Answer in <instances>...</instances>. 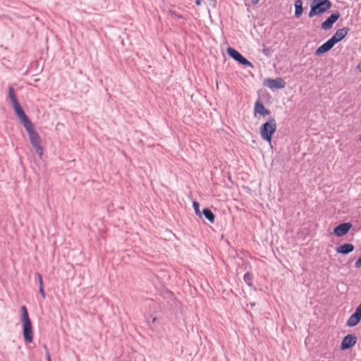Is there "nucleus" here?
I'll return each instance as SVG.
<instances>
[{
  "instance_id": "nucleus-1",
  "label": "nucleus",
  "mask_w": 361,
  "mask_h": 361,
  "mask_svg": "<svg viewBox=\"0 0 361 361\" xmlns=\"http://www.w3.org/2000/svg\"><path fill=\"white\" fill-rule=\"evenodd\" d=\"M22 312L21 321L23 322V334L26 343H30L33 341V331L31 321L29 318L27 308L25 305L21 306Z\"/></svg>"
},
{
  "instance_id": "nucleus-2",
  "label": "nucleus",
  "mask_w": 361,
  "mask_h": 361,
  "mask_svg": "<svg viewBox=\"0 0 361 361\" xmlns=\"http://www.w3.org/2000/svg\"><path fill=\"white\" fill-rule=\"evenodd\" d=\"M25 128L28 134L30 143L35 148L36 153L41 158L43 155V148L41 146L42 140L39 133L35 130L33 123L25 126Z\"/></svg>"
},
{
  "instance_id": "nucleus-3",
  "label": "nucleus",
  "mask_w": 361,
  "mask_h": 361,
  "mask_svg": "<svg viewBox=\"0 0 361 361\" xmlns=\"http://www.w3.org/2000/svg\"><path fill=\"white\" fill-rule=\"evenodd\" d=\"M276 130V122L274 117H269V119L260 127L259 133L262 140H266L269 144L271 142L272 135Z\"/></svg>"
},
{
  "instance_id": "nucleus-4",
  "label": "nucleus",
  "mask_w": 361,
  "mask_h": 361,
  "mask_svg": "<svg viewBox=\"0 0 361 361\" xmlns=\"http://www.w3.org/2000/svg\"><path fill=\"white\" fill-rule=\"evenodd\" d=\"M331 7V3L329 0H312L308 16L312 18L314 16L324 13L329 10Z\"/></svg>"
},
{
  "instance_id": "nucleus-5",
  "label": "nucleus",
  "mask_w": 361,
  "mask_h": 361,
  "mask_svg": "<svg viewBox=\"0 0 361 361\" xmlns=\"http://www.w3.org/2000/svg\"><path fill=\"white\" fill-rule=\"evenodd\" d=\"M227 53L231 58H233L235 61H238L239 63L247 67H253L252 63L249 61L247 59H246L240 53H239L235 49L232 47H228L227 49Z\"/></svg>"
},
{
  "instance_id": "nucleus-6",
  "label": "nucleus",
  "mask_w": 361,
  "mask_h": 361,
  "mask_svg": "<svg viewBox=\"0 0 361 361\" xmlns=\"http://www.w3.org/2000/svg\"><path fill=\"white\" fill-rule=\"evenodd\" d=\"M13 106L15 113L20 118V120L22 122L24 127L32 123V121L30 120L28 116L25 114V113L24 112L23 108L21 107L19 102H15V104H13Z\"/></svg>"
},
{
  "instance_id": "nucleus-7",
  "label": "nucleus",
  "mask_w": 361,
  "mask_h": 361,
  "mask_svg": "<svg viewBox=\"0 0 361 361\" xmlns=\"http://www.w3.org/2000/svg\"><path fill=\"white\" fill-rule=\"evenodd\" d=\"M264 85L271 90H279L285 87L286 82L281 78H277L276 79H267L264 81Z\"/></svg>"
},
{
  "instance_id": "nucleus-8",
  "label": "nucleus",
  "mask_w": 361,
  "mask_h": 361,
  "mask_svg": "<svg viewBox=\"0 0 361 361\" xmlns=\"http://www.w3.org/2000/svg\"><path fill=\"white\" fill-rule=\"evenodd\" d=\"M361 320V303L357 306L355 312L349 317L347 321V326L353 327L356 326Z\"/></svg>"
},
{
  "instance_id": "nucleus-9",
  "label": "nucleus",
  "mask_w": 361,
  "mask_h": 361,
  "mask_svg": "<svg viewBox=\"0 0 361 361\" xmlns=\"http://www.w3.org/2000/svg\"><path fill=\"white\" fill-rule=\"evenodd\" d=\"M357 337L354 334H348L342 340L341 350H347L352 348L357 342Z\"/></svg>"
},
{
  "instance_id": "nucleus-10",
  "label": "nucleus",
  "mask_w": 361,
  "mask_h": 361,
  "mask_svg": "<svg viewBox=\"0 0 361 361\" xmlns=\"http://www.w3.org/2000/svg\"><path fill=\"white\" fill-rule=\"evenodd\" d=\"M340 16L341 15L338 11L332 13L322 23V28L325 30L331 28L334 23L339 18Z\"/></svg>"
},
{
  "instance_id": "nucleus-11",
  "label": "nucleus",
  "mask_w": 361,
  "mask_h": 361,
  "mask_svg": "<svg viewBox=\"0 0 361 361\" xmlns=\"http://www.w3.org/2000/svg\"><path fill=\"white\" fill-rule=\"evenodd\" d=\"M352 226L350 223L341 224L334 229V233L338 237H342L348 233Z\"/></svg>"
},
{
  "instance_id": "nucleus-12",
  "label": "nucleus",
  "mask_w": 361,
  "mask_h": 361,
  "mask_svg": "<svg viewBox=\"0 0 361 361\" xmlns=\"http://www.w3.org/2000/svg\"><path fill=\"white\" fill-rule=\"evenodd\" d=\"M254 114L264 117L270 114V111L264 106L260 99H257L255 103Z\"/></svg>"
},
{
  "instance_id": "nucleus-13",
  "label": "nucleus",
  "mask_w": 361,
  "mask_h": 361,
  "mask_svg": "<svg viewBox=\"0 0 361 361\" xmlns=\"http://www.w3.org/2000/svg\"><path fill=\"white\" fill-rule=\"evenodd\" d=\"M348 31L349 29L348 27L338 29L330 39L336 44L337 42L341 41L348 35Z\"/></svg>"
},
{
  "instance_id": "nucleus-14",
  "label": "nucleus",
  "mask_w": 361,
  "mask_h": 361,
  "mask_svg": "<svg viewBox=\"0 0 361 361\" xmlns=\"http://www.w3.org/2000/svg\"><path fill=\"white\" fill-rule=\"evenodd\" d=\"M334 45L335 44L331 39H328L325 43L317 49L315 55L320 56L326 52H328Z\"/></svg>"
},
{
  "instance_id": "nucleus-15",
  "label": "nucleus",
  "mask_w": 361,
  "mask_h": 361,
  "mask_svg": "<svg viewBox=\"0 0 361 361\" xmlns=\"http://www.w3.org/2000/svg\"><path fill=\"white\" fill-rule=\"evenodd\" d=\"M336 252L342 255H347L354 250V245L350 243H345L336 247Z\"/></svg>"
},
{
  "instance_id": "nucleus-16",
  "label": "nucleus",
  "mask_w": 361,
  "mask_h": 361,
  "mask_svg": "<svg viewBox=\"0 0 361 361\" xmlns=\"http://www.w3.org/2000/svg\"><path fill=\"white\" fill-rule=\"evenodd\" d=\"M295 6V16L296 18H300L302 13V0H295L294 3Z\"/></svg>"
},
{
  "instance_id": "nucleus-17",
  "label": "nucleus",
  "mask_w": 361,
  "mask_h": 361,
  "mask_svg": "<svg viewBox=\"0 0 361 361\" xmlns=\"http://www.w3.org/2000/svg\"><path fill=\"white\" fill-rule=\"evenodd\" d=\"M203 215L204 217L210 222L214 223L215 219V216L213 212L208 208H204L202 211Z\"/></svg>"
},
{
  "instance_id": "nucleus-18",
  "label": "nucleus",
  "mask_w": 361,
  "mask_h": 361,
  "mask_svg": "<svg viewBox=\"0 0 361 361\" xmlns=\"http://www.w3.org/2000/svg\"><path fill=\"white\" fill-rule=\"evenodd\" d=\"M243 279L245 281V282L249 286H252V280H253V278H252V274L249 273V272H247L244 274V276H243Z\"/></svg>"
},
{
  "instance_id": "nucleus-19",
  "label": "nucleus",
  "mask_w": 361,
  "mask_h": 361,
  "mask_svg": "<svg viewBox=\"0 0 361 361\" xmlns=\"http://www.w3.org/2000/svg\"><path fill=\"white\" fill-rule=\"evenodd\" d=\"M8 97H9L10 99L11 100L13 104H14L15 102H18L16 99L15 92H14V89L12 87H9Z\"/></svg>"
},
{
  "instance_id": "nucleus-20",
  "label": "nucleus",
  "mask_w": 361,
  "mask_h": 361,
  "mask_svg": "<svg viewBox=\"0 0 361 361\" xmlns=\"http://www.w3.org/2000/svg\"><path fill=\"white\" fill-rule=\"evenodd\" d=\"M192 207L194 208V210H195V212L196 214V215L199 216H202V212L200 209V204L197 202L196 201H194L192 202Z\"/></svg>"
},
{
  "instance_id": "nucleus-21",
  "label": "nucleus",
  "mask_w": 361,
  "mask_h": 361,
  "mask_svg": "<svg viewBox=\"0 0 361 361\" xmlns=\"http://www.w3.org/2000/svg\"><path fill=\"white\" fill-rule=\"evenodd\" d=\"M36 276H37V279H38V282H39V287H44V286H43V281H42V275H41L39 273H37V274H36Z\"/></svg>"
},
{
  "instance_id": "nucleus-22",
  "label": "nucleus",
  "mask_w": 361,
  "mask_h": 361,
  "mask_svg": "<svg viewBox=\"0 0 361 361\" xmlns=\"http://www.w3.org/2000/svg\"><path fill=\"white\" fill-rule=\"evenodd\" d=\"M169 14L172 17H177L178 18H183V16L180 14H178L175 11L170 10Z\"/></svg>"
},
{
  "instance_id": "nucleus-23",
  "label": "nucleus",
  "mask_w": 361,
  "mask_h": 361,
  "mask_svg": "<svg viewBox=\"0 0 361 361\" xmlns=\"http://www.w3.org/2000/svg\"><path fill=\"white\" fill-rule=\"evenodd\" d=\"M45 350H46V358H47V361H51V355H50V353L49 352V350L47 348V347L46 345L44 346Z\"/></svg>"
},
{
  "instance_id": "nucleus-24",
  "label": "nucleus",
  "mask_w": 361,
  "mask_h": 361,
  "mask_svg": "<svg viewBox=\"0 0 361 361\" xmlns=\"http://www.w3.org/2000/svg\"><path fill=\"white\" fill-rule=\"evenodd\" d=\"M262 53H263L265 56H269L270 55L271 51H270V49H269V48H264V49H263V50H262Z\"/></svg>"
},
{
  "instance_id": "nucleus-25",
  "label": "nucleus",
  "mask_w": 361,
  "mask_h": 361,
  "mask_svg": "<svg viewBox=\"0 0 361 361\" xmlns=\"http://www.w3.org/2000/svg\"><path fill=\"white\" fill-rule=\"evenodd\" d=\"M355 267L357 269H360L361 267V257L355 262Z\"/></svg>"
},
{
  "instance_id": "nucleus-26",
  "label": "nucleus",
  "mask_w": 361,
  "mask_h": 361,
  "mask_svg": "<svg viewBox=\"0 0 361 361\" xmlns=\"http://www.w3.org/2000/svg\"><path fill=\"white\" fill-rule=\"evenodd\" d=\"M39 293L41 294L42 298H45L46 295H45L44 287H39Z\"/></svg>"
},
{
  "instance_id": "nucleus-27",
  "label": "nucleus",
  "mask_w": 361,
  "mask_h": 361,
  "mask_svg": "<svg viewBox=\"0 0 361 361\" xmlns=\"http://www.w3.org/2000/svg\"><path fill=\"white\" fill-rule=\"evenodd\" d=\"M259 0H251L252 4L255 5L259 3Z\"/></svg>"
},
{
  "instance_id": "nucleus-28",
  "label": "nucleus",
  "mask_w": 361,
  "mask_h": 361,
  "mask_svg": "<svg viewBox=\"0 0 361 361\" xmlns=\"http://www.w3.org/2000/svg\"><path fill=\"white\" fill-rule=\"evenodd\" d=\"M195 3H196L197 5L200 6L201 4V3H202V0H196Z\"/></svg>"
},
{
  "instance_id": "nucleus-29",
  "label": "nucleus",
  "mask_w": 361,
  "mask_h": 361,
  "mask_svg": "<svg viewBox=\"0 0 361 361\" xmlns=\"http://www.w3.org/2000/svg\"><path fill=\"white\" fill-rule=\"evenodd\" d=\"M357 68L359 69V71L361 72V63H359V64L357 65Z\"/></svg>"
},
{
  "instance_id": "nucleus-30",
  "label": "nucleus",
  "mask_w": 361,
  "mask_h": 361,
  "mask_svg": "<svg viewBox=\"0 0 361 361\" xmlns=\"http://www.w3.org/2000/svg\"><path fill=\"white\" fill-rule=\"evenodd\" d=\"M359 140L361 142V134L359 135Z\"/></svg>"
}]
</instances>
